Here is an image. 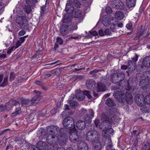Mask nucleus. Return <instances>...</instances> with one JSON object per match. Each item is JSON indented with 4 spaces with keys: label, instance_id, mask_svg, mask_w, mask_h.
<instances>
[{
    "label": "nucleus",
    "instance_id": "nucleus-1",
    "mask_svg": "<svg viewBox=\"0 0 150 150\" xmlns=\"http://www.w3.org/2000/svg\"><path fill=\"white\" fill-rule=\"evenodd\" d=\"M112 90H118L116 91L113 93V96L116 99L121 103H124L125 102V99L124 97V95H126V92L127 91L125 89V88H124L121 86L120 83L112 86L111 87Z\"/></svg>",
    "mask_w": 150,
    "mask_h": 150
},
{
    "label": "nucleus",
    "instance_id": "nucleus-2",
    "mask_svg": "<svg viewBox=\"0 0 150 150\" xmlns=\"http://www.w3.org/2000/svg\"><path fill=\"white\" fill-rule=\"evenodd\" d=\"M100 136L98 132L96 130H91L87 132L86 139L88 141L93 143L100 141Z\"/></svg>",
    "mask_w": 150,
    "mask_h": 150
},
{
    "label": "nucleus",
    "instance_id": "nucleus-3",
    "mask_svg": "<svg viewBox=\"0 0 150 150\" xmlns=\"http://www.w3.org/2000/svg\"><path fill=\"white\" fill-rule=\"evenodd\" d=\"M47 142L49 144L52 145L53 147L52 150H56L58 146L59 141L58 137L55 135H49L47 139Z\"/></svg>",
    "mask_w": 150,
    "mask_h": 150
},
{
    "label": "nucleus",
    "instance_id": "nucleus-4",
    "mask_svg": "<svg viewBox=\"0 0 150 150\" xmlns=\"http://www.w3.org/2000/svg\"><path fill=\"white\" fill-rule=\"evenodd\" d=\"M28 18L25 16H19L16 18V22L20 27L22 28H25L28 26Z\"/></svg>",
    "mask_w": 150,
    "mask_h": 150
},
{
    "label": "nucleus",
    "instance_id": "nucleus-5",
    "mask_svg": "<svg viewBox=\"0 0 150 150\" xmlns=\"http://www.w3.org/2000/svg\"><path fill=\"white\" fill-rule=\"evenodd\" d=\"M85 95H86L89 98H91L92 96L90 94L89 91L84 90L82 92L80 90H78L75 93V97L79 100H82L84 98Z\"/></svg>",
    "mask_w": 150,
    "mask_h": 150
},
{
    "label": "nucleus",
    "instance_id": "nucleus-6",
    "mask_svg": "<svg viewBox=\"0 0 150 150\" xmlns=\"http://www.w3.org/2000/svg\"><path fill=\"white\" fill-rule=\"evenodd\" d=\"M62 124L64 127L67 128H75L74 119L71 117H68L65 118L62 122Z\"/></svg>",
    "mask_w": 150,
    "mask_h": 150
},
{
    "label": "nucleus",
    "instance_id": "nucleus-7",
    "mask_svg": "<svg viewBox=\"0 0 150 150\" xmlns=\"http://www.w3.org/2000/svg\"><path fill=\"white\" fill-rule=\"evenodd\" d=\"M47 132L50 134V135H53L54 134H57L60 131L59 128L57 126L51 125L48 127L47 128ZM60 131V135L62 136L64 134L62 133L61 131Z\"/></svg>",
    "mask_w": 150,
    "mask_h": 150
},
{
    "label": "nucleus",
    "instance_id": "nucleus-8",
    "mask_svg": "<svg viewBox=\"0 0 150 150\" xmlns=\"http://www.w3.org/2000/svg\"><path fill=\"white\" fill-rule=\"evenodd\" d=\"M134 100L137 105L141 107L145 104L144 98L142 94H137L135 97Z\"/></svg>",
    "mask_w": 150,
    "mask_h": 150
},
{
    "label": "nucleus",
    "instance_id": "nucleus-9",
    "mask_svg": "<svg viewBox=\"0 0 150 150\" xmlns=\"http://www.w3.org/2000/svg\"><path fill=\"white\" fill-rule=\"evenodd\" d=\"M108 81V78L105 77L103 78L101 80V82L98 83V86L99 91H104L105 90V85L106 84H107Z\"/></svg>",
    "mask_w": 150,
    "mask_h": 150
},
{
    "label": "nucleus",
    "instance_id": "nucleus-10",
    "mask_svg": "<svg viewBox=\"0 0 150 150\" xmlns=\"http://www.w3.org/2000/svg\"><path fill=\"white\" fill-rule=\"evenodd\" d=\"M111 125V121L108 119L103 120L99 125L101 129L105 130L110 127Z\"/></svg>",
    "mask_w": 150,
    "mask_h": 150
},
{
    "label": "nucleus",
    "instance_id": "nucleus-11",
    "mask_svg": "<svg viewBox=\"0 0 150 150\" xmlns=\"http://www.w3.org/2000/svg\"><path fill=\"white\" fill-rule=\"evenodd\" d=\"M89 112L90 113L89 114H86L84 117L85 121L88 123H90L91 122V120L94 116V112L92 110H90Z\"/></svg>",
    "mask_w": 150,
    "mask_h": 150
},
{
    "label": "nucleus",
    "instance_id": "nucleus-12",
    "mask_svg": "<svg viewBox=\"0 0 150 150\" xmlns=\"http://www.w3.org/2000/svg\"><path fill=\"white\" fill-rule=\"evenodd\" d=\"M113 19L112 17L106 18L105 20H103L102 23L105 26H109L112 25H115V24L113 23Z\"/></svg>",
    "mask_w": 150,
    "mask_h": 150
},
{
    "label": "nucleus",
    "instance_id": "nucleus-13",
    "mask_svg": "<svg viewBox=\"0 0 150 150\" xmlns=\"http://www.w3.org/2000/svg\"><path fill=\"white\" fill-rule=\"evenodd\" d=\"M75 96L74 94H71L69 98V102L70 103V106L73 108H75L76 107L78 106V104L77 102L74 100Z\"/></svg>",
    "mask_w": 150,
    "mask_h": 150
},
{
    "label": "nucleus",
    "instance_id": "nucleus-14",
    "mask_svg": "<svg viewBox=\"0 0 150 150\" xmlns=\"http://www.w3.org/2000/svg\"><path fill=\"white\" fill-rule=\"evenodd\" d=\"M141 28L140 29H139L137 33V36L134 38L135 40H137L141 35H143L146 33L147 30V27L145 26L143 27V26L141 25Z\"/></svg>",
    "mask_w": 150,
    "mask_h": 150
},
{
    "label": "nucleus",
    "instance_id": "nucleus-15",
    "mask_svg": "<svg viewBox=\"0 0 150 150\" xmlns=\"http://www.w3.org/2000/svg\"><path fill=\"white\" fill-rule=\"evenodd\" d=\"M76 128L80 130H82L85 128L86 126L85 122L81 120H79L76 123Z\"/></svg>",
    "mask_w": 150,
    "mask_h": 150
},
{
    "label": "nucleus",
    "instance_id": "nucleus-16",
    "mask_svg": "<svg viewBox=\"0 0 150 150\" xmlns=\"http://www.w3.org/2000/svg\"><path fill=\"white\" fill-rule=\"evenodd\" d=\"M96 82L93 80H88L86 82L87 88L89 90H93L95 87Z\"/></svg>",
    "mask_w": 150,
    "mask_h": 150
},
{
    "label": "nucleus",
    "instance_id": "nucleus-17",
    "mask_svg": "<svg viewBox=\"0 0 150 150\" xmlns=\"http://www.w3.org/2000/svg\"><path fill=\"white\" fill-rule=\"evenodd\" d=\"M125 97L126 98H125V99L126 102L129 105H131L133 102L132 94L129 93L128 91H126Z\"/></svg>",
    "mask_w": 150,
    "mask_h": 150
},
{
    "label": "nucleus",
    "instance_id": "nucleus-18",
    "mask_svg": "<svg viewBox=\"0 0 150 150\" xmlns=\"http://www.w3.org/2000/svg\"><path fill=\"white\" fill-rule=\"evenodd\" d=\"M37 146L40 150H46L47 148V144L43 141L39 142L37 144Z\"/></svg>",
    "mask_w": 150,
    "mask_h": 150
},
{
    "label": "nucleus",
    "instance_id": "nucleus-19",
    "mask_svg": "<svg viewBox=\"0 0 150 150\" xmlns=\"http://www.w3.org/2000/svg\"><path fill=\"white\" fill-rule=\"evenodd\" d=\"M68 27L69 31H73L75 30L78 28L77 24L76 22H72Z\"/></svg>",
    "mask_w": 150,
    "mask_h": 150
},
{
    "label": "nucleus",
    "instance_id": "nucleus-20",
    "mask_svg": "<svg viewBox=\"0 0 150 150\" xmlns=\"http://www.w3.org/2000/svg\"><path fill=\"white\" fill-rule=\"evenodd\" d=\"M79 150H88V146L87 144L84 142H81L78 146Z\"/></svg>",
    "mask_w": 150,
    "mask_h": 150
},
{
    "label": "nucleus",
    "instance_id": "nucleus-21",
    "mask_svg": "<svg viewBox=\"0 0 150 150\" xmlns=\"http://www.w3.org/2000/svg\"><path fill=\"white\" fill-rule=\"evenodd\" d=\"M47 136V133L44 130H39L38 132V137L39 139H44Z\"/></svg>",
    "mask_w": 150,
    "mask_h": 150
},
{
    "label": "nucleus",
    "instance_id": "nucleus-22",
    "mask_svg": "<svg viewBox=\"0 0 150 150\" xmlns=\"http://www.w3.org/2000/svg\"><path fill=\"white\" fill-rule=\"evenodd\" d=\"M68 27L65 25H62L60 28V32L63 36L66 35L67 33Z\"/></svg>",
    "mask_w": 150,
    "mask_h": 150
},
{
    "label": "nucleus",
    "instance_id": "nucleus-23",
    "mask_svg": "<svg viewBox=\"0 0 150 150\" xmlns=\"http://www.w3.org/2000/svg\"><path fill=\"white\" fill-rule=\"evenodd\" d=\"M115 18L119 20H122L124 17V15L123 12L121 11H116L115 14Z\"/></svg>",
    "mask_w": 150,
    "mask_h": 150
},
{
    "label": "nucleus",
    "instance_id": "nucleus-24",
    "mask_svg": "<svg viewBox=\"0 0 150 150\" xmlns=\"http://www.w3.org/2000/svg\"><path fill=\"white\" fill-rule=\"evenodd\" d=\"M118 76H117V74L114 73L111 75L110 79L113 83H116L119 82V80L118 79Z\"/></svg>",
    "mask_w": 150,
    "mask_h": 150
},
{
    "label": "nucleus",
    "instance_id": "nucleus-25",
    "mask_svg": "<svg viewBox=\"0 0 150 150\" xmlns=\"http://www.w3.org/2000/svg\"><path fill=\"white\" fill-rule=\"evenodd\" d=\"M71 17L69 16V13H65L64 16V18L62 22L64 23H67L70 22L71 21Z\"/></svg>",
    "mask_w": 150,
    "mask_h": 150
},
{
    "label": "nucleus",
    "instance_id": "nucleus-26",
    "mask_svg": "<svg viewBox=\"0 0 150 150\" xmlns=\"http://www.w3.org/2000/svg\"><path fill=\"white\" fill-rule=\"evenodd\" d=\"M138 55L135 54L134 57L132 59V60L129 62L128 66H135L136 62L138 59Z\"/></svg>",
    "mask_w": 150,
    "mask_h": 150
},
{
    "label": "nucleus",
    "instance_id": "nucleus-27",
    "mask_svg": "<svg viewBox=\"0 0 150 150\" xmlns=\"http://www.w3.org/2000/svg\"><path fill=\"white\" fill-rule=\"evenodd\" d=\"M105 104L109 107L114 106L115 105L114 100L110 98H108L107 99L105 102Z\"/></svg>",
    "mask_w": 150,
    "mask_h": 150
},
{
    "label": "nucleus",
    "instance_id": "nucleus-28",
    "mask_svg": "<svg viewBox=\"0 0 150 150\" xmlns=\"http://www.w3.org/2000/svg\"><path fill=\"white\" fill-rule=\"evenodd\" d=\"M48 8H46V6H41L40 11V15L41 16H43L45 15L48 12Z\"/></svg>",
    "mask_w": 150,
    "mask_h": 150
},
{
    "label": "nucleus",
    "instance_id": "nucleus-29",
    "mask_svg": "<svg viewBox=\"0 0 150 150\" xmlns=\"http://www.w3.org/2000/svg\"><path fill=\"white\" fill-rule=\"evenodd\" d=\"M69 139L70 141L72 142H75L77 141V138H78L77 135L74 132L70 133Z\"/></svg>",
    "mask_w": 150,
    "mask_h": 150
},
{
    "label": "nucleus",
    "instance_id": "nucleus-30",
    "mask_svg": "<svg viewBox=\"0 0 150 150\" xmlns=\"http://www.w3.org/2000/svg\"><path fill=\"white\" fill-rule=\"evenodd\" d=\"M143 66H150V56H147L143 60L142 62Z\"/></svg>",
    "mask_w": 150,
    "mask_h": 150
},
{
    "label": "nucleus",
    "instance_id": "nucleus-31",
    "mask_svg": "<svg viewBox=\"0 0 150 150\" xmlns=\"http://www.w3.org/2000/svg\"><path fill=\"white\" fill-rule=\"evenodd\" d=\"M41 98L40 96L35 95L31 100V102L32 103H37Z\"/></svg>",
    "mask_w": 150,
    "mask_h": 150
},
{
    "label": "nucleus",
    "instance_id": "nucleus-32",
    "mask_svg": "<svg viewBox=\"0 0 150 150\" xmlns=\"http://www.w3.org/2000/svg\"><path fill=\"white\" fill-rule=\"evenodd\" d=\"M15 142H16V145L15 147L16 148H19V146L21 147L23 146V141L22 139H18L14 140Z\"/></svg>",
    "mask_w": 150,
    "mask_h": 150
},
{
    "label": "nucleus",
    "instance_id": "nucleus-33",
    "mask_svg": "<svg viewBox=\"0 0 150 150\" xmlns=\"http://www.w3.org/2000/svg\"><path fill=\"white\" fill-rule=\"evenodd\" d=\"M19 104V103L16 100L11 99L9 101L6 103V105L8 104L9 106L12 107V106H16Z\"/></svg>",
    "mask_w": 150,
    "mask_h": 150
},
{
    "label": "nucleus",
    "instance_id": "nucleus-34",
    "mask_svg": "<svg viewBox=\"0 0 150 150\" xmlns=\"http://www.w3.org/2000/svg\"><path fill=\"white\" fill-rule=\"evenodd\" d=\"M135 0H127L126 5L129 7H132L135 5Z\"/></svg>",
    "mask_w": 150,
    "mask_h": 150
},
{
    "label": "nucleus",
    "instance_id": "nucleus-35",
    "mask_svg": "<svg viewBox=\"0 0 150 150\" xmlns=\"http://www.w3.org/2000/svg\"><path fill=\"white\" fill-rule=\"evenodd\" d=\"M65 10L68 13H71L74 11V7L69 4L67 3L66 5Z\"/></svg>",
    "mask_w": 150,
    "mask_h": 150
},
{
    "label": "nucleus",
    "instance_id": "nucleus-36",
    "mask_svg": "<svg viewBox=\"0 0 150 150\" xmlns=\"http://www.w3.org/2000/svg\"><path fill=\"white\" fill-rule=\"evenodd\" d=\"M117 4L116 5V8L117 9H123L125 8V5L120 0H119Z\"/></svg>",
    "mask_w": 150,
    "mask_h": 150
},
{
    "label": "nucleus",
    "instance_id": "nucleus-37",
    "mask_svg": "<svg viewBox=\"0 0 150 150\" xmlns=\"http://www.w3.org/2000/svg\"><path fill=\"white\" fill-rule=\"evenodd\" d=\"M93 143H95L94 146V150H100L101 147V144L100 142V141L98 142H93Z\"/></svg>",
    "mask_w": 150,
    "mask_h": 150
},
{
    "label": "nucleus",
    "instance_id": "nucleus-38",
    "mask_svg": "<svg viewBox=\"0 0 150 150\" xmlns=\"http://www.w3.org/2000/svg\"><path fill=\"white\" fill-rule=\"evenodd\" d=\"M116 29L114 28L113 30H111V28H110V29L107 28L105 30V35L107 36H110L112 35V31L115 32L116 31Z\"/></svg>",
    "mask_w": 150,
    "mask_h": 150
},
{
    "label": "nucleus",
    "instance_id": "nucleus-39",
    "mask_svg": "<svg viewBox=\"0 0 150 150\" xmlns=\"http://www.w3.org/2000/svg\"><path fill=\"white\" fill-rule=\"evenodd\" d=\"M1 0H0V14H2L4 11V8L6 6L4 4L3 2H1Z\"/></svg>",
    "mask_w": 150,
    "mask_h": 150
},
{
    "label": "nucleus",
    "instance_id": "nucleus-40",
    "mask_svg": "<svg viewBox=\"0 0 150 150\" xmlns=\"http://www.w3.org/2000/svg\"><path fill=\"white\" fill-rule=\"evenodd\" d=\"M82 15L81 11L80 10H78L76 11L75 14L74 15V17L79 18L81 17Z\"/></svg>",
    "mask_w": 150,
    "mask_h": 150
},
{
    "label": "nucleus",
    "instance_id": "nucleus-41",
    "mask_svg": "<svg viewBox=\"0 0 150 150\" xmlns=\"http://www.w3.org/2000/svg\"><path fill=\"white\" fill-rule=\"evenodd\" d=\"M117 76H118V79L119 80V82H120L121 81H122L125 78V75L124 73L121 72L117 74Z\"/></svg>",
    "mask_w": 150,
    "mask_h": 150
},
{
    "label": "nucleus",
    "instance_id": "nucleus-42",
    "mask_svg": "<svg viewBox=\"0 0 150 150\" xmlns=\"http://www.w3.org/2000/svg\"><path fill=\"white\" fill-rule=\"evenodd\" d=\"M21 108L19 107L16 108V111L14 112H13L11 115V117H13L16 115H17L21 113Z\"/></svg>",
    "mask_w": 150,
    "mask_h": 150
},
{
    "label": "nucleus",
    "instance_id": "nucleus-43",
    "mask_svg": "<svg viewBox=\"0 0 150 150\" xmlns=\"http://www.w3.org/2000/svg\"><path fill=\"white\" fill-rule=\"evenodd\" d=\"M8 76H7L4 78L3 82L0 85V86L4 87L7 85L8 83Z\"/></svg>",
    "mask_w": 150,
    "mask_h": 150
},
{
    "label": "nucleus",
    "instance_id": "nucleus-44",
    "mask_svg": "<svg viewBox=\"0 0 150 150\" xmlns=\"http://www.w3.org/2000/svg\"><path fill=\"white\" fill-rule=\"evenodd\" d=\"M71 113L70 109L69 110H64L62 113V117H63L64 116H68L71 114Z\"/></svg>",
    "mask_w": 150,
    "mask_h": 150
},
{
    "label": "nucleus",
    "instance_id": "nucleus-45",
    "mask_svg": "<svg viewBox=\"0 0 150 150\" xmlns=\"http://www.w3.org/2000/svg\"><path fill=\"white\" fill-rule=\"evenodd\" d=\"M142 148L143 150H150V145H149V144L147 142L143 146Z\"/></svg>",
    "mask_w": 150,
    "mask_h": 150
},
{
    "label": "nucleus",
    "instance_id": "nucleus-46",
    "mask_svg": "<svg viewBox=\"0 0 150 150\" xmlns=\"http://www.w3.org/2000/svg\"><path fill=\"white\" fill-rule=\"evenodd\" d=\"M108 143L106 147V150H109L112 147V144L111 140L108 139Z\"/></svg>",
    "mask_w": 150,
    "mask_h": 150
},
{
    "label": "nucleus",
    "instance_id": "nucleus-47",
    "mask_svg": "<svg viewBox=\"0 0 150 150\" xmlns=\"http://www.w3.org/2000/svg\"><path fill=\"white\" fill-rule=\"evenodd\" d=\"M144 76L146 79L150 80V71H147L145 72L144 74Z\"/></svg>",
    "mask_w": 150,
    "mask_h": 150
},
{
    "label": "nucleus",
    "instance_id": "nucleus-48",
    "mask_svg": "<svg viewBox=\"0 0 150 150\" xmlns=\"http://www.w3.org/2000/svg\"><path fill=\"white\" fill-rule=\"evenodd\" d=\"M103 132L102 133V135L103 137L105 138H106L109 137L110 135L108 132H107L106 130H102Z\"/></svg>",
    "mask_w": 150,
    "mask_h": 150
},
{
    "label": "nucleus",
    "instance_id": "nucleus-49",
    "mask_svg": "<svg viewBox=\"0 0 150 150\" xmlns=\"http://www.w3.org/2000/svg\"><path fill=\"white\" fill-rule=\"evenodd\" d=\"M15 77V74L13 72H11L10 74L9 81L11 82L13 80Z\"/></svg>",
    "mask_w": 150,
    "mask_h": 150
},
{
    "label": "nucleus",
    "instance_id": "nucleus-50",
    "mask_svg": "<svg viewBox=\"0 0 150 150\" xmlns=\"http://www.w3.org/2000/svg\"><path fill=\"white\" fill-rule=\"evenodd\" d=\"M146 83L145 80L144 79H142L140 81L139 85L142 87H145Z\"/></svg>",
    "mask_w": 150,
    "mask_h": 150
},
{
    "label": "nucleus",
    "instance_id": "nucleus-51",
    "mask_svg": "<svg viewBox=\"0 0 150 150\" xmlns=\"http://www.w3.org/2000/svg\"><path fill=\"white\" fill-rule=\"evenodd\" d=\"M56 43L57 44L61 45L63 43V40L62 39L59 37H57L56 39Z\"/></svg>",
    "mask_w": 150,
    "mask_h": 150
},
{
    "label": "nucleus",
    "instance_id": "nucleus-52",
    "mask_svg": "<svg viewBox=\"0 0 150 150\" xmlns=\"http://www.w3.org/2000/svg\"><path fill=\"white\" fill-rule=\"evenodd\" d=\"M59 108L56 107L54 108L53 109L51 110L50 112L52 114H55L59 110Z\"/></svg>",
    "mask_w": 150,
    "mask_h": 150
},
{
    "label": "nucleus",
    "instance_id": "nucleus-53",
    "mask_svg": "<svg viewBox=\"0 0 150 150\" xmlns=\"http://www.w3.org/2000/svg\"><path fill=\"white\" fill-rule=\"evenodd\" d=\"M59 70L58 68H57L52 70L51 72L52 74H59L60 73V71H59Z\"/></svg>",
    "mask_w": 150,
    "mask_h": 150
},
{
    "label": "nucleus",
    "instance_id": "nucleus-54",
    "mask_svg": "<svg viewBox=\"0 0 150 150\" xmlns=\"http://www.w3.org/2000/svg\"><path fill=\"white\" fill-rule=\"evenodd\" d=\"M118 0H113L111 2V5L113 7L116 8V5L117 4L118 2H117V1H118Z\"/></svg>",
    "mask_w": 150,
    "mask_h": 150
},
{
    "label": "nucleus",
    "instance_id": "nucleus-55",
    "mask_svg": "<svg viewBox=\"0 0 150 150\" xmlns=\"http://www.w3.org/2000/svg\"><path fill=\"white\" fill-rule=\"evenodd\" d=\"M61 64V63H60L59 61L54 62L51 63H50L48 64L45 65H44V66H46L47 65H54V66H57L58 65H60Z\"/></svg>",
    "mask_w": 150,
    "mask_h": 150
},
{
    "label": "nucleus",
    "instance_id": "nucleus-56",
    "mask_svg": "<svg viewBox=\"0 0 150 150\" xmlns=\"http://www.w3.org/2000/svg\"><path fill=\"white\" fill-rule=\"evenodd\" d=\"M67 139L66 138H64L63 139L61 140L59 142V145L62 146L64 145L66 143Z\"/></svg>",
    "mask_w": 150,
    "mask_h": 150
},
{
    "label": "nucleus",
    "instance_id": "nucleus-57",
    "mask_svg": "<svg viewBox=\"0 0 150 150\" xmlns=\"http://www.w3.org/2000/svg\"><path fill=\"white\" fill-rule=\"evenodd\" d=\"M108 116L105 113H103L101 116V120H104L105 119H108Z\"/></svg>",
    "mask_w": 150,
    "mask_h": 150
},
{
    "label": "nucleus",
    "instance_id": "nucleus-58",
    "mask_svg": "<svg viewBox=\"0 0 150 150\" xmlns=\"http://www.w3.org/2000/svg\"><path fill=\"white\" fill-rule=\"evenodd\" d=\"M73 3L75 6L78 8H79L80 6V4L79 2L77 0L74 1Z\"/></svg>",
    "mask_w": 150,
    "mask_h": 150
},
{
    "label": "nucleus",
    "instance_id": "nucleus-59",
    "mask_svg": "<svg viewBox=\"0 0 150 150\" xmlns=\"http://www.w3.org/2000/svg\"><path fill=\"white\" fill-rule=\"evenodd\" d=\"M9 106L8 104L6 105V103L5 105L4 106L3 105L2 107L1 108V110L0 111L1 112H3L4 111H5V110H6L7 109V107H8V106Z\"/></svg>",
    "mask_w": 150,
    "mask_h": 150
},
{
    "label": "nucleus",
    "instance_id": "nucleus-60",
    "mask_svg": "<svg viewBox=\"0 0 150 150\" xmlns=\"http://www.w3.org/2000/svg\"><path fill=\"white\" fill-rule=\"evenodd\" d=\"M13 49H15V46H12L11 47L9 48L8 50L7 51V53L8 54H10L12 51L13 50Z\"/></svg>",
    "mask_w": 150,
    "mask_h": 150
},
{
    "label": "nucleus",
    "instance_id": "nucleus-61",
    "mask_svg": "<svg viewBox=\"0 0 150 150\" xmlns=\"http://www.w3.org/2000/svg\"><path fill=\"white\" fill-rule=\"evenodd\" d=\"M132 24L131 23H129L127 24L126 25V27L127 29H129L131 30L132 32Z\"/></svg>",
    "mask_w": 150,
    "mask_h": 150
},
{
    "label": "nucleus",
    "instance_id": "nucleus-62",
    "mask_svg": "<svg viewBox=\"0 0 150 150\" xmlns=\"http://www.w3.org/2000/svg\"><path fill=\"white\" fill-rule=\"evenodd\" d=\"M105 11L107 13H110L112 12L111 8L110 6L107 7L105 8Z\"/></svg>",
    "mask_w": 150,
    "mask_h": 150
},
{
    "label": "nucleus",
    "instance_id": "nucleus-63",
    "mask_svg": "<svg viewBox=\"0 0 150 150\" xmlns=\"http://www.w3.org/2000/svg\"><path fill=\"white\" fill-rule=\"evenodd\" d=\"M29 102L28 99H25L21 101V103L23 105H26L28 104Z\"/></svg>",
    "mask_w": 150,
    "mask_h": 150
},
{
    "label": "nucleus",
    "instance_id": "nucleus-64",
    "mask_svg": "<svg viewBox=\"0 0 150 150\" xmlns=\"http://www.w3.org/2000/svg\"><path fill=\"white\" fill-rule=\"evenodd\" d=\"M29 149L30 150H40L38 146H36L35 145H33Z\"/></svg>",
    "mask_w": 150,
    "mask_h": 150
}]
</instances>
